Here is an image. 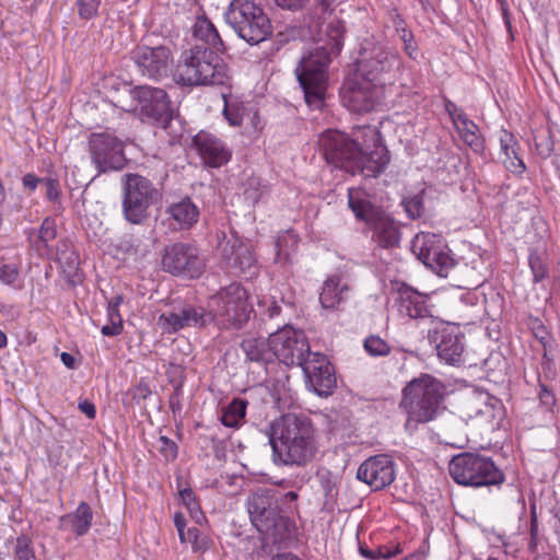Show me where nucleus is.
I'll return each mask as SVG.
<instances>
[{
	"instance_id": "obj_48",
	"label": "nucleus",
	"mask_w": 560,
	"mask_h": 560,
	"mask_svg": "<svg viewBox=\"0 0 560 560\" xmlns=\"http://www.w3.org/2000/svg\"><path fill=\"white\" fill-rule=\"evenodd\" d=\"M14 553L18 560H32L35 557L32 540L22 535L16 538Z\"/></svg>"
},
{
	"instance_id": "obj_50",
	"label": "nucleus",
	"mask_w": 560,
	"mask_h": 560,
	"mask_svg": "<svg viewBox=\"0 0 560 560\" xmlns=\"http://www.w3.org/2000/svg\"><path fill=\"white\" fill-rule=\"evenodd\" d=\"M364 349L374 357L385 355L389 352L388 345L380 337L371 336L364 341Z\"/></svg>"
},
{
	"instance_id": "obj_21",
	"label": "nucleus",
	"mask_w": 560,
	"mask_h": 560,
	"mask_svg": "<svg viewBox=\"0 0 560 560\" xmlns=\"http://www.w3.org/2000/svg\"><path fill=\"white\" fill-rule=\"evenodd\" d=\"M162 334H176L188 327H203L209 324V315L203 307L185 305L162 312L156 322Z\"/></svg>"
},
{
	"instance_id": "obj_24",
	"label": "nucleus",
	"mask_w": 560,
	"mask_h": 560,
	"mask_svg": "<svg viewBox=\"0 0 560 560\" xmlns=\"http://www.w3.org/2000/svg\"><path fill=\"white\" fill-rule=\"evenodd\" d=\"M192 147L208 167L219 168L232 158V150L223 140L203 130L192 138Z\"/></svg>"
},
{
	"instance_id": "obj_11",
	"label": "nucleus",
	"mask_w": 560,
	"mask_h": 560,
	"mask_svg": "<svg viewBox=\"0 0 560 560\" xmlns=\"http://www.w3.org/2000/svg\"><path fill=\"white\" fill-rule=\"evenodd\" d=\"M361 143L362 140H353L338 130H327L319 138L327 162L352 175L358 173L355 160L360 155Z\"/></svg>"
},
{
	"instance_id": "obj_23",
	"label": "nucleus",
	"mask_w": 560,
	"mask_h": 560,
	"mask_svg": "<svg viewBox=\"0 0 560 560\" xmlns=\"http://www.w3.org/2000/svg\"><path fill=\"white\" fill-rule=\"evenodd\" d=\"M357 477L373 490H382L395 480V463L387 454L371 456L360 465Z\"/></svg>"
},
{
	"instance_id": "obj_19",
	"label": "nucleus",
	"mask_w": 560,
	"mask_h": 560,
	"mask_svg": "<svg viewBox=\"0 0 560 560\" xmlns=\"http://www.w3.org/2000/svg\"><path fill=\"white\" fill-rule=\"evenodd\" d=\"M131 58L142 75L154 80L167 77L173 66V54L166 46H137Z\"/></svg>"
},
{
	"instance_id": "obj_7",
	"label": "nucleus",
	"mask_w": 560,
	"mask_h": 560,
	"mask_svg": "<svg viewBox=\"0 0 560 560\" xmlns=\"http://www.w3.org/2000/svg\"><path fill=\"white\" fill-rule=\"evenodd\" d=\"M451 477L463 486L485 487L500 485L504 481V475L488 457L471 453H463L454 456L448 465Z\"/></svg>"
},
{
	"instance_id": "obj_37",
	"label": "nucleus",
	"mask_w": 560,
	"mask_h": 560,
	"mask_svg": "<svg viewBox=\"0 0 560 560\" xmlns=\"http://www.w3.org/2000/svg\"><path fill=\"white\" fill-rule=\"evenodd\" d=\"M299 244V238L292 231H285L278 235L276 242V260L280 264H287L291 260Z\"/></svg>"
},
{
	"instance_id": "obj_13",
	"label": "nucleus",
	"mask_w": 560,
	"mask_h": 560,
	"mask_svg": "<svg viewBox=\"0 0 560 560\" xmlns=\"http://www.w3.org/2000/svg\"><path fill=\"white\" fill-rule=\"evenodd\" d=\"M247 510L253 525L262 534H268L281 522L280 491L276 488H261L247 499Z\"/></svg>"
},
{
	"instance_id": "obj_1",
	"label": "nucleus",
	"mask_w": 560,
	"mask_h": 560,
	"mask_svg": "<svg viewBox=\"0 0 560 560\" xmlns=\"http://www.w3.org/2000/svg\"><path fill=\"white\" fill-rule=\"evenodd\" d=\"M343 24L331 20L319 25L315 46L295 69L306 104L312 108L324 105L328 88V66L343 47Z\"/></svg>"
},
{
	"instance_id": "obj_40",
	"label": "nucleus",
	"mask_w": 560,
	"mask_h": 560,
	"mask_svg": "<svg viewBox=\"0 0 560 560\" xmlns=\"http://www.w3.org/2000/svg\"><path fill=\"white\" fill-rule=\"evenodd\" d=\"M528 265L535 283H539L549 277V270L542 258V254L537 248L529 249Z\"/></svg>"
},
{
	"instance_id": "obj_28",
	"label": "nucleus",
	"mask_w": 560,
	"mask_h": 560,
	"mask_svg": "<svg viewBox=\"0 0 560 560\" xmlns=\"http://www.w3.org/2000/svg\"><path fill=\"white\" fill-rule=\"evenodd\" d=\"M475 417L487 423L491 430L500 429L505 419V408L502 401L490 395L481 393L474 401Z\"/></svg>"
},
{
	"instance_id": "obj_31",
	"label": "nucleus",
	"mask_w": 560,
	"mask_h": 560,
	"mask_svg": "<svg viewBox=\"0 0 560 560\" xmlns=\"http://www.w3.org/2000/svg\"><path fill=\"white\" fill-rule=\"evenodd\" d=\"M93 522V511L86 502H81L72 513L59 518L61 530H71L81 537L89 533Z\"/></svg>"
},
{
	"instance_id": "obj_8",
	"label": "nucleus",
	"mask_w": 560,
	"mask_h": 560,
	"mask_svg": "<svg viewBox=\"0 0 560 560\" xmlns=\"http://www.w3.org/2000/svg\"><path fill=\"white\" fill-rule=\"evenodd\" d=\"M122 212L132 224H140L149 217V208L160 198L159 190L145 177L126 174L122 178Z\"/></svg>"
},
{
	"instance_id": "obj_52",
	"label": "nucleus",
	"mask_w": 560,
	"mask_h": 560,
	"mask_svg": "<svg viewBox=\"0 0 560 560\" xmlns=\"http://www.w3.org/2000/svg\"><path fill=\"white\" fill-rule=\"evenodd\" d=\"M485 536L490 546L495 548H503L506 555L513 553L514 550L511 548V542L504 535H501L494 530H487Z\"/></svg>"
},
{
	"instance_id": "obj_9",
	"label": "nucleus",
	"mask_w": 560,
	"mask_h": 560,
	"mask_svg": "<svg viewBox=\"0 0 560 560\" xmlns=\"http://www.w3.org/2000/svg\"><path fill=\"white\" fill-rule=\"evenodd\" d=\"M118 106L153 121L164 120L168 116V101L164 90L149 85L128 90V100H119Z\"/></svg>"
},
{
	"instance_id": "obj_46",
	"label": "nucleus",
	"mask_w": 560,
	"mask_h": 560,
	"mask_svg": "<svg viewBox=\"0 0 560 560\" xmlns=\"http://www.w3.org/2000/svg\"><path fill=\"white\" fill-rule=\"evenodd\" d=\"M244 117L245 120L242 125L244 127V133H246L247 136H252L262 130L264 121L261 120L256 109H247Z\"/></svg>"
},
{
	"instance_id": "obj_55",
	"label": "nucleus",
	"mask_w": 560,
	"mask_h": 560,
	"mask_svg": "<svg viewBox=\"0 0 560 560\" xmlns=\"http://www.w3.org/2000/svg\"><path fill=\"white\" fill-rule=\"evenodd\" d=\"M400 39L404 43V50L411 59H417L418 57V47L413 40V34L407 28H402V34H400Z\"/></svg>"
},
{
	"instance_id": "obj_64",
	"label": "nucleus",
	"mask_w": 560,
	"mask_h": 560,
	"mask_svg": "<svg viewBox=\"0 0 560 560\" xmlns=\"http://www.w3.org/2000/svg\"><path fill=\"white\" fill-rule=\"evenodd\" d=\"M39 182H42V179L31 173L23 177V186L32 191L36 189Z\"/></svg>"
},
{
	"instance_id": "obj_10",
	"label": "nucleus",
	"mask_w": 560,
	"mask_h": 560,
	"mask_svg": "<svg viewBox=\"0 0 560 560\" xmlns=\"http://www.w3.org/2000/svg\"><path fill=\"white\" fill-rule=\"evenodd\" d=\"M357 139L362 140L358 160V173L364 177H377L389 163L388 150L382 143L380 131L375 127L364 126L357 129Z\"/></svg>"
},
{
	"instance_id": "obj_27",
	"label": "nucleus",
	"mask_w": 560,
	"mask_h": 560,
	"mask_svg": "<svg viewBox=\"0 0 560 560\" xmlns=\"http://www.w3.org/2000/svg\"><path fill=\"white\" fill-rule=\"evenodd\" d=\"M498 140L500 143L499 158L505 170L516 176H522L526 171V165L520 155L517 138L511 131L501 129L498 132Z\"/></svg>"
},
{
	"instance_id": "obj_12",
	"label": "nucleus",
	"mask_w": 560,
	"mask_h": 560,
	"mask_svg": "<svg viewBox=\"0 0 560 560\" xmlns=\"http://www.w3.org/2000/svg\"><path fill=\"white\" fill-rule=\"evenodd\" d=\"M343 106L352 113H368L382 105L385 88L359 74L349 79L342 90Z\"/></svg>"
},
{
	"instance_id": "obj_34",
	"label": "nucleus",
	"mask_w": 560,
	"mask_h": 560,
	"mask_svg": "<svg viewBox=\"0 0 560 560\" xmlns=\"http://www.w3.org/2000/svg\"><path fill=\"white\" fill-rule=\"evenodd\" d=\"M232 253L226 257L228 265L237 269L241 273L249 270L255 262L250 245L238 238H234L231 244Z\"/></svg>"
},
{
	"instance_id": "obj_51",
	"label": "nucleus",
	"mask_w": 560,
	"mask_h": 560,
	"mask_svg": "<svg viewBox=\"0 0 560 560\" xmlns=\"http://www.w3.org/2000/svg\"><path fill=\"white\" fill-rule=\"evenodd\" d=\"M185 542L191 544L195 551H202L209 548V539L196 527L187 529Z\"/></svg>"
},
{
	"instance_id": "obj_30",
	"label": "nucleus",
	"mask_w": 560,
	"mask_h": 560,
	"mask_svg": "<svg viewBox=\"0 0 560 560\" xmlns=\"http://www.w3.org/2000/svg\"><path fill=\"white\" fill-rule=\"evenodd\" d=\"M348 206L355 219L365 224L384 211L381 207L375 206L372 196L360 187L348 189Z\"/></svg>"
},
{
	"instance_id": "obj_61",
	"label": "nucleus",
	"mask_w": 560,
	"mask_h": 560,
	"mask_svg": "<svg viewBox=\"0 0 560 560\" xmlns=\"http://www.w3.org/2000/svg\"><path fill=\"white\" fill-rule=\"evenodd\" d=\"M174 524H175V527L178 532V536H179V539L182 542H185L186 541V532L185 530V526H186V518L184 516L183 513H175L174 515Z\"/></svg>"
},
{
	"instance_id": "obj_29",
	"label": "nucleus",
	"mask_w": 560,
	"mask_h": 560,
	"mask_svg": "<svg viewBox=\"0 0 560 560\" xmlns=\"http://www.w3.org/2000/svg\"><path fill=\"white\" fill-rule=\"evenodd\" d=\"M170 219V226L175 230H189L199 219V208L188 197L172 202L166 208Z\"/></svg>"
},
{
	"instance_id": "obj_58",
	"label": "nucleus",
	"mask_w": 560,
	"mask_h": 560,
	"mask_svg": "<svg viewBox=\"0 0 560 560\" xmlns=\"http://www.w3.org/2000/svg\"><path fill=\"white\" fill-rule=\"evenodd\" d=\"M109 324L108 325H104L102 327V334L104 336H118L121 334L122 331V318H117V316L115 317V319H109Z\"/></svg>"
},
{
	"instance_id": "obj_16",
	"label": "nucleus",
	"mask_w": 560,
	"mask_h": 560,
	"mask_svg": "<svg viewBox=\"0 0 560 560\" xmlns=\"http://www.w3.org/2000/svg\"><path fill=\"white\" fill-rule=\"evenodd\" d=\"M273 359L285 365L300 364L310 351V346L303 330L284 326L270 335Z\"/></svg>"
},
{
	"instance_id": "obj_39",
	"label": "nucleus",
	"mask_w": 560,
	"mask_h": 560,
	"mask_svg": "<svg viewBox=\"0 0 560 560\" xmlns=\"http://www.w3.org/2000/svg\"><path fill=\"white\" fill-rule=\"evenodd\" d=\"M421 262L439 275H442L453 266V258L450 255L447 246L443 242L442 248L433 250L428 258H424Z\"/></svg>"
},
{
	"instance_id": "obj_33",
	"label": "nucleus",
	"mask_w": 560,
	"mask_h": 560,
	"mask_svg": "<svg viewBox=\"0 0 560 560\" xmlns=\"http://www.w3.org/2000/svg\"><path fill=\"white\" fill-rule=\"evenodd\" d=\"M349 288L339 276L328 277L322 288L319 302L323 308L334 310L346 298Z\"/></svg>"
},
{
	"instance_id": "obj_43",
	"label": "nucleus",
	"mask_w": 560,
	"mask_h": 560,
	"mask_svg": "<svg viewBox=\"0 0 560 560\" xmlns=\"http://www.w3.org/2000/svg\"><path fill=\"white\" fill-rule=\"evenodd\" d=\"M0 282L14 289H21L22 282L18 266L5 264L0 267Z\"/></svg>"
},
{
	"instance_id": "obj_62",
	"label": "nucleus",
	"mask_w": 560,
	"mask_h": 560,
	"mask_svg": "<svg viewBox=\"0 0 560 560\" xmlns=\"http://www.w3.org/2000/svg\"><path fill=\"white\" fill-rule=\"evenodd\" d=\"M57 255H58V261L60 264L67 265L70 269L77 268L78 257L73 252H71L69 255H67V253L58 250Z\"/></svg>"
},
{
	"instance_id": "obj_26",
	"label": "nucleus",
	"mask_w": 560,
	"mask_h": 560,
	"mask_svg": "<svg viewBox=\"0 0 560 560\" xmlns=\"http://www.w3.org/2000/svg\"><path fill=\"white\" fill-rule=\"evenodd\" d=\"M445 110L450 115L453 126L459 138L476 153L485 150V139L480 133L478 125L454 102H445Z\"/></svg>"
},
{
	"instance_id": "obj_3",
	"label": "nucleus",
	"mask_w": 560,
	"mask_h": 560,
	"mask_svg": "<svg viewBox=\"0 0 560 560\" xmlns=\"http://www.w3.org/2000/svg\"><path fill=\"white\" fill-rule=\"evenodd\" d=\"M176 80L186 86L224 85L230 81V73L218 52L197 44L180 54Z\"/></svg>"
},
{
	"instance_id": "obj_60",
	"label": "nucleus",
	"mask_w": 560,
	"mask_h": 560,
	"mask_svg": "<svg viewBox=\"0 0 560 560\" xmlns=\"http://www.w3.org/2000/svg\"><path fill=\"white\" fill-rule=\"evenodd\" d=\"M121 303H122L121 295H116L108 302L107 315H108L109 319H115L116 316H117V318H121V316L119 314V306Z\"/></svg>"
},
{
	"instance_id": "obj_57",
	"label": "nucleus",
	"mask_w": 560,
	"mask_h": 560,
	"mask_svg": "<svg viewBox=\"0 0 560 560\" xmlns=\"http://www.w3.org/2000/svg\"><path fill=\"white\" fill-rule=\"evenodd\" d=\"M539 401L541 406H544L547 410H551L556 405V396L552 390H550L546 385H539L538 393Z\"/></svg>"
},
{
	"instance_id": "obj_6",
	"label": "nucleus",
	"mask_w": 560,
	"mask_h": 560,
	"mask_svg": "<svg viewBox=\"0 0 560 560\" xmlns=\"http://www.w3.org/2000/svg\"><path fill=\"white\" fill-rule=\"evenodd\" d=\"M224 18L236 34L250 45H257L272 34L269 18L252 0H232Z\"/></svg>"
},
{
	"instance_id": "obj_44",
	"label": "nucleus",
	"mask_w": 560,
	"mask_h": 560,
	"mask_svg": "<svg viewBox=\"0 0 560 560\" xmlns=\"http://www.w3.org/2000/svg\"><path fill=\"white\" fill-rule=\"evenodd\" d=\"M267 191V185L259 177H250L246 183L244 190L245 198L253 203H256L261 196Z\"/></svg>"
},
{
	"instance_id": "obj_5",
	"label": "nucleus",
	"mask_w": 560,
	"mask_h": 560,
	"mask_svg": "<svg viewBox=\"0 0 560 560\" xmlns=\"http://www.w3.org/2000/svg\"><path fill=\"white\" fill-rule=\"evenodd\" d=\"M209 323H215L222 328H240L248 319L253 311L248 302V292L240 283H232L208 302Z\"/></svg>"
},
{
	"instance_id": "obj_17",
	"label": "nucleus",
	"mask_w": 560,
	"mask_h": 560,
	"mask_svg": "<svg viewBox=\"0 0 560 560\" xmlns=\"http://www.w3.org/2000/svg\"><path fill=\"white\" fill-rule=\"evenodd\" d=\"M89 147L92 162L98 172L104 173L124 167V144L117 137L107 132L92 133Z\"/></svg>"
},
{
	"instance_id": "obj_25",
	"label": "nucleus",
	"mask_w": 560,
	"mask_h": 560,
	"mask_svg": "<svg viewBox=\"0 0 560 560\" xmlns=\"http://www.w3.org/2000/svg\"><path fill=\"white\" fill-rule=\"evenodd\" d=\"M364 232L375 247L390 249L399 246V225L394 218L385 211L368 222Z\"/></svg>"
},
{
	"instance_id": "obj_56",
	"label": "nucleus",
	"mask_w": 560,
	"mask_h": 560,
	"mask_svg": "<svg viewBox=\"0 0 560 560\" xmlns=\"http://www.w3.org/2000/svg\"><path fill=\"white\" fill-rule=\"evenodd\" d=\"M57 235L56 222L54 219L46 218L39 228V240L44 243L52 241Z\"/></svg>"
},
{
	"instance_id": "obj_59",
	"label": "nucleus",
	"mask_w": 560,
	"mask_h": 560,
	"mask_svg": "<svg viewBox=\"0 0 560 560\" xmlns=\"http://www.w3.org/2000/svg\"><path fill=\"white\" fill-rule=\"evenodd\" d=\"M46 186V196L49 200H57L60 196L59 183L54 178H46L43 180Z\"/></svg>"
},
{
	"instance_id": "obj_42",
	"label": "nucleus",
	"mask_w": 560,
	"mask_h": 560,
	"mask_svg": "<svg viewBox=\"0 0 560 560\" xmlns=\"http://www.w3.org/2000/svg\"><path fill=\"white\" fill-rule=\"evenodd\" d=\"M246 112L247 108H245L243 104L225 101L223 115L231 126H242L245 120L244 116Z\"/></svg>"
},
{
	"instance_id": "obj_54",
	"label": "nucleus",
	"mask_w": 560,
	"mask_h": 560,
	"mask_svg": "<svg viewBox=\"0 0 560 560\" xmlns=\"http://www.w3.org/2000/svg\"><path fill=\"white\" fill-rule=\"evenodd\" d=\"M404 206L408 217L411 219L419 218L423 212V203L420 196L405 199Z\"/></svg>"
},
{
	"instance_id": "obj_53",
	"label": "nucleus",
	"mask_w": 560,
	"mask_h": 560,
	"mask_svg": "<svg viewBox=\"0 0 560 560\" xmlns=\"http://www.w3.org/2000/svg\"><path fill=\"white\" fill-rule=\"evenodd\" d=\"M158 448L166 460H174L177 457L178 447L176 443L167 436H160Z\"/></svg>"
},
{
	"instance_id": "obj_38",
	"label": "nucleus",
	"mask_w": 560,
	"mask_h": 560,
	"mask_svg": "<svg viewBox=\"0 0 560 560\" xmlns=\"http://www.w3.org/2000/svg\"><path fill=\"white\" fill-rule=\"evenodd\" d=\"M247 402L243 399H233L224 409L221 422L228 428H238L243 424L246 415Z\"/></svg>"
},
{
	"instance_id": "obj_18",
	"label": "nucleus",
	"mask_w": 560,
	"mask_h": 560,
	"mask_svg": "<svg viewBox=\"0 0 560 560\" xmlns=\"http://www.w3.org/2000/svg\"><path fill=\"white\" fill-rule=\"evenodd\" d=\"M162 266L172 275L189 278L199 277L205 267L197 249L184 243H175L165 247Z\"/></svg>"
},
{
	"instance_id": "obj_36",
	"label": "nucleus",
	"mask_w": 560,
	"mask_h": 560,
	"mask_svg": "<svg viewBox=\"0 0 560 560\" xmlns=\"http://www.w3.org/2000/svg\"><path fill=\"white\" fill-rule=\"evenodd\" d=\"M443 238L439 234L420 232L411 242V250L418 257L420 261L435 249L442 248Z\"/></svg>"
},
{
	"instance_id": "obj_41",
	"label": "nucleus",
	"mask_w": 560,
	"mask_h": 560,
	"mask_svg": "<svg viewBox=\"0 0 560 560\" xmlns=\"http://www.w3.org/2000/svg\"><path fill=\"white\" fill-rule=\"evenodd\" d=\"M180 498L187 508L190 517L197 523L202 524L206 521V516L200 509L199 503L196 500V495L190 488H186L179 491Z\"/></svg>"
},
{
	"instance_id": "obj_45",
	"label": "nucleus",
	"mask_w": 560,
	"mask_h": 560,
	"mask_svg": "<svg viewBox=\"0 0 560 560\" xmlns=\"http://www.w3.org/2000/svg\"><path fill=\"white\" fill-rule=\"evenodd\" d=\"M311 0H275V2L282 9H288V10H300L302 8L305 7V4L307 2H310ZM335 0H313V3L316 5V7H319L322 9V11H327L330 7V4L334 2Z\"/></svg>"
},
{
	"instance_id": "obj_47",
	"label": "nucleus",
	"mask_w": 560,
	"mask_h": 560,
	"mask_svg": "<svg viewBox=\"0 0 560 560\" xmlns=\"http://www.w3.org/2000/svg\"><path fill=\"white\" fill-rule=\"evenodd\" d=\"M530 538L528 542V548L532 552L538 551V545L540 542L539 535V526H538V517L536 511V503H530V529H529Z\"/></svg>"
},
{
	"instance_id": "obj_49",
	"label": "nucleus",
	"mask_w": 560,
	"mask_h": 560,
	"mask_svg": "<svg viewBox=\"0 0 560 560\" xmlns=\"http://www.w3.org/2000/svg\"><path fill=\"white\" fill-rule=\"evenodd\" d=\"M79 16L83 20H92L98 14L100 0H75Z\"/></svg>"
},
{
	"instance_id": "obj_63",
	"label": "nucleus",
	"mask_w": 560,
	"mask_h": 560,
	"mask_svg": "<svg viewBox=\"0 0 560 560\" xmlns=\"http://www.w3.org/2000/svg\"><path fill=\"white\" fill-rule=\"evenodd\" d=\"M80 410L89 418L94 419L96 415L95 406L89 400L81 401L79 404Z\"/></svg>"
},
{
	"instance_id": "obj_14",
	"label": "nucleus",
	"mask_w": 560,
	"mask_h": 560,
	"mask_svg": "<svg viewBox=\"0 0 560 560\" xmlns=\"http://www.w3.org/2000/svg\"><path fill=\"white\" fill-rule=\"evenodd\" d=\"M428 338L441 361L450 365H456L463 361L465 335L457 325L438 320L429 329Z\"/></svg>"
},
{
	"instance_id": "obj_22",
	"label": "nucleus",
	"mask_w": 560,
	"mask_h": 560,
	"mask_svg": "<svg viewBox=\"0 0 560 560\" xmlns=\"http://www.w3.org/2000/svg\"><path fill=\"white\" fill-rule=\"evenodd\" d=\"M399 65L398 55L383 46H375L370 54L364 52L358 63L357 74L385 86L384 75Z\"/></svg>"
},
{
	"instance_id": "obj_35",
	"label": "nucleus",
	"mask_w": 560,
	"mask_h": 560,
	"mask_svg": "<svg viewBox=\"0 0 560 560\" xmlns=\"http://www.w3.org/2000/svg\"><path fill=\"white\" fill-rule=\"evenodd\" d=\"M242 349L250 361L270 362L273 360L270 337L268 339L261 337L246 338L242 342Z\"/></svg>"
},
{
	"instance_id": "obj_15",
	"label": "nucleus",
	"mask_w": 560,
	"mask_h": 560,
	"mask_svg": "<svg viewBox=\"0 0 560 560\" xmlns=\"http://www.w3.org/2000/svg\"><path fill=\"white\" fill-rule=\"evenodd\" d=\"M392 310L402 320H425L430 319L435 324L432 305L429 303V296L419 292L415 288L400 283L393 291Z\"/></svg>"
},
{
	"instance_id": "obj_20",
	"label": "nucleus",
	"mask_w": 560,
	"mask_h": 560,
	"mask_svg": "<svg viewBox=\"0 0 560 560\" xmlns=\"http://www.w3.org/2000/svg\"><path fill=\"white\" fill-rule=\"evenodd\" d=\"M299 365L314 393L318 396L331 394L336 386V376L332 365L324 354L308 351Z\"/></svg>"
},
{
	"instance_id": "obj_2",
	"label": "nucleus",
	"mask_w": 560,
	"mask_h": 560,
	"mask_svg": "<svg viewBox=\"0 0 560 560\" xmlns=\"http://www.w3.org/2000/svg\"><path fill=\"white\" fill-rule=\"evenodd\" d=\"M265 434L271 446V459L277 466L302 467L315 457V430L305 417L282 415L269 423Z\"/></svg>"
},
{
	"instance_id": "obj_4",
	"label": "nucleus",
	"mask_w": 560,
	"mask_h": 560,
	"mask_svg": "<svg viewBox=\"0 0 560 560\" xmlns=\"http://www.w3.org/2000/svg\"><path fill=\"white\" fill-rule=\"evenodd\" d=\"M444 389V385L429 374H421L406 385L399 407L407 416V430L413 431L418 424L430 422L438 417L442 408Z\"/></svg>"
},
{
	"instance_id": "obj_32",
	"label": "nucleus",
	"mask_w": 560,
	"mask_h": 560,
	"mask_svg": "<svg viewBox=\"0 0 560 560\" xmlns=\"http://www.w3.org/2000/svg\"><path fill=\"white\" fill-rule=\"evenodd\" d=\"M192 36L205 44L206 48L221 54L225 51L224 43L215 25L207 16H198L192 25Z\"/></svg>"
}]
</instances>
